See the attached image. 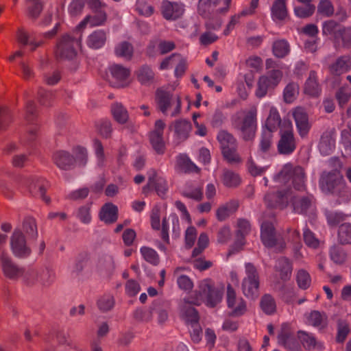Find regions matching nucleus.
<instances>
[{
  "label": "nucleus",
  "mask_w": 351,
  "mask_h": 351,
  "mask_svg": "<svg viewBox=\"0 0 351 351\" xmlns=\"http://www.w3.org/2000/svg\"><path fill=\"white\" fill-rule=\"evenodd\" d=\"M238 230L236 234L235 245L242 246L245 243V237L249 234L251 230L250 222L243 219H240L237 222Z\"/></svg>",
  "instance_id": "obj_29"
},
{
  "label": "nucleus",
  "mask_w": 351,
  "mask_h": 351,
  "mask_svg": "<svg viewBox=\"0 0 351 351\" xmlns=\"http://www.w3.org/2000/svg\"><path fill=\"white\" fill-rule=\"evenodd\" d=\"M222 182L227 187H236L240 184L241 180L236 173L225 169L222 176Z\"/></svg>",
  "instance_id": "obj_40"
},
{
  "label": "nucleus",
  "mask_w": 351,
  "mask_h": 351,
  "mask_svg": "<svg viewBox=\"0 0 351 351\" xmlns=\"http://www.w3.org/2000/svg\"><path fill=\"white\" fill-rule=\"evenodd\" d=\"M189 333L191 341L194 343H198L202 339L203 331L199 323H194L193 324L189 325Z\"/></svg>",
  "instance_id": "obj_61"
},
{
  "label": "nucleus",
  "mask_w": 351,
  "mask_h": 351,
  "mask_svg": "<svg viewBox=\"0 0 351 351\" xmlns=\"http://www.w3.org/2000/svg\"><path fill=\"white\" fill-rule=\"evenodd\" d=\"M272 136L271 132L263 130L260 141V149L263 152H267L270 149L272 144Z\"/></svg>",
  "instance_id": "obj_60"
},
{
  "label": "nucleus",
  "mask_w": 351,
  "mask_h": 351,
  "mask_svg": "<svg viewBox=\"0 0 351 351\" xmlns=\"http://www.w3.org/2000/svg\"><path fill=\"white\" fill-rule=\"evenodd\" d=\"M281 119L277 110L272 107L269 110V115L265 123V130L273 132L280 125Z\"/></svg>",
  "instance_id": "obj_36"
},
{
  "label": "nucleus",
  "mask_w": 351,
  "mask_h": 351,
  "mask_svg": "<svg viewBox=\"0 0 351 351\" xmlns=\"http://www.w3.org/2000/svg\"><path fill=\"white\" fill-rule=\"evenodd\" d=\"M39 271V282L43 287H49L53 282L55 274L52 270L46 268L45 269Z\"/></svg>",
  "instance_id": "obj_56"
},
{
  "label": "nucleus",
  "mask_w": 351,
  "mask_h": 351,
  "mask_svg": "<svg viewBox=\"0 0 351 351\" xmlns=\"http://www.w3.org/2000/svg\"><path fill=\"white\" fill-rule=\"evenodd\" d=\"M261 239L265 247L274 248L276 253L282 252L286 247L284 239L277 233L272 221L267 219L261 224Z\"/></svg>",
  "instance_id": "obj_4"
},
{
  "label": "nucleus",
  "mask_w": 351,
  "mask_h": 351,
  "mask_svg": "<svg viewBox=\"0 0 351 351\" xmlns=\"http://www.w3.org/2000/svg\"><path fill=\"white\" fill-rule=\"evenodd\" d=\"M276 179L286 183L291 179L293 187L298 191L305 189V173L303 168L300 166L293 167L291 164L285 165L282 169L276 176Z\"/></svg>",
  "instance_id": "obj_7"
},
{
  "label": "nucleus",
  "mask_w": 351,
  "mask_h": 351,
  "mask_svg": "<svg viewBox=\"0 0 351 351\" xmlns=\"http://www.w3.org/2000/svg\"><path fill=\"white\" fill-rule=\"evenodd\" d=\"M21 230L29 240H36L38 236L36 220L31 217H27L24 219L23 230Z\"/></svg>",
  "instance_id": "obj_31"
},
{
  "label": "nucleus",
  "mask_w": 351,
  "mask_h": 351,
  "mask_svg": "<svg viewBox=\"0 0 351 351\" xmlns=\"http://www.w3.org/2000/svg\"><path fill=\"white\" fill-rule=\"evenodd\" d=\"M114 305V298L111 295H104L97 301V306L101 312L110 311Z\"/></svg>",
  "instance_id": "obj_58"
},
{
  "label": "nucleus",
  "mask_w": 351,
  "mask_h": 351,
  "mask_svg": "<svg viewBox=\"0 0 351 351\" xmlns=\"http://www.w3.org/2000/svg\"><path fill=\"white\" fill-rule=\"evenodd\" d=\"M261 307L266 314H273L276 309L274 298L269 294L264 295L261 300Z\"/></svg>",
  "instance_id": "obj_42"
},
{
  "label": "nucleus",
  "mask_w": 351,
  "mask_h": 351,
  "mask_svg": "<svg viewBox=\"0 0 351 351\" xmlns=\"http://www.w3.org/2000/svg\"><path fill=\"white\" fill-rule=\"evenodd\" d=\"M330 162L335 169L322 173L319 182V186L324 193L336 196V202L339 205L346 204L350 201L351 193L346 186L343 175L339 170L341 168V163L336 158H331Z\"/></svg>",
  "instance_id": "obj_2"
},
{
  "label": "nucleus",
  "mask_w": 351,
  "mask_h": 351,
  "mask_svg": "<svg viewBox=\"0 0 351 351\" xmlns=\"http://www.w3.org/2000/svg\"><path fill=\"white\" fill-rule=\"evenodd\" d=\"M278 343L288 351H300V343L295 338L291 328L287 323L281 325L278 335Z\"/></svg>",
  "instance_id": "obj_14"
},
{
  "label": "nucleus",
  "mask_w": 351,
  "mask_h": 351,
  "mask_svg": "<svg viewBox=\"0 0 351 351\" xmlns=\"http://www.w3.org/2000/svg\"><path fill=\"white\" fill-rule=\"evenodd\" d=\"M137 79L142 84L151 83L154 79V73L147 64L141 66L136 72Z\"/></svg>",
  "instance_id": "obj_35"
},
{
  "label": "nucleus",
  "mask_w": 351,
  "mask_h": 351,
  "mask_svg": "<svg viewBox=\"0 0 351 351\" xmlns=\"http://www.w3.org/2000/svg\"><path fill=\"white\" fill-rule=\"evenodd\" d=\"M155 102L157 109L166 115L167 111L171 108L174 103L176 106L171 112V117H176L181 111V98L180 96H174L173 94L162 88H158L155 92Z\"/></svg>",
  "instance_id": "obj_5"
},
{
  "label": "nucleus",
  "mask_w": 351,
  "mask_h": 351,
  "mask_svg": "<svg viewBox=\"0 0 351 351\" xmlns=\"http://www.w3.org/2000/svg\"><path fill=\"white\" fill-rule=\"evenodd\" d=\"M222 298L221 292L217 289L210 279L202 281L199 285L198 294L196 298L189 297L184 299L182 306V317L188 325L199 323L198 311L193 305H200L202 300L206 299L207 306L215 307Z\"/></svg>",
  "instance_id": "obj_1"
},
{
  "label": "nucleus",
  "mask_w": 351,
  "mask_h": 351,
  "mask_svg": "<svg viewBox=\"0 0 351 351\" xmlns=\"http://www.w3.org/2000/svg\"><path fill=\"white\" fill-rule=\"evenodd\" d=\"M52 160L59 169L64 171L71 169L75 164V156L65 150H58L54 152Z\"/></svg>",
  "instance_id": "obj_17"
},
{
  "label": "nucleus",
  "mask_w": 351,
  "mask_h": 351,
  "mask_svg": "<svg viewBox=\"0 0 351 351\" xmlns=\"http://www.w3.org/2000/svg\"><path fill=\"white\" fill-rule=\"evenodd\" d=\"M36 117V106L34 101H27L25 106V119L28 123H32Z\"/></svg>",
  "instance_id": "obj_62"
},
{
  "label": "nucleus",
  "mask_w": 351,
  "mask_h": 351,
  "mask_svg": "<svg viewBox=\"0 0 351 351\" xmlns=\"http://www.w3.org/2000/svg\"><path fill=\"white\" fill-rule=\"evenodd\" d=\"M81 37V36H80ZM80 45V38L63 36L57 43L55 55L59 60H73L77 56L76 47Z\"/></svg>",
  "instance_id": "obj_8"
},
{
  "label": "nucleus",
  "mask_w": 351,
  "mask_h": 351,
  "mask_svg": "<svg viewBox=\"0 0 351 351\" xmlns=\"http://www.w3.org/2000/svg\"><path fill=\"white\" fill-rule=\"evenodd\" d=\"M309 323L319 328H324L328 324V317L325 313L318 311H313L308 317Z\"/></svg>",
  "instance_id": "obj_34"
},
{
  "label": "nucleus",
  "mask_w": 351,
  "mask_h": 351,
  "mask_svg": "<svg viewBox=\"0 0 351 351\" xmlns=\"http://www.w3.org/2000/svg\"><path fill=\"white\" fill-rule=\"evenodd\" d=\"M150 143L153 149L158 154H162L165 150L163 135L151 133L149 136Z\"/></svg>",
  "instance_id": "obj_51"
},
{
  "label": "nucleus",
  "mask_w": 351,
  "mask_h": 351,
  "mask_svg": "<svg viewBox=\"0 0 351 351\" xmlns=\"http://www.w3.org/2000/svg\"><path fill=\"white\" fill-rule=\"evenodd\" d=\"M99 219L106 224H111L117 221L118 208L112 203H106L99 214Z\"/></svg>",
  "instance_id": "obj_22"
},
{
  "label": "nucleus",
  "mask_w": 351,
  "mask_h": 351,
  "mask_svg": "<svg viewBox=\"0 0 351 351\" xmlns=\"http://www.w3.org/2000/svg\"><path fill=\"white\" fill-rule=\"evenodd\" d=\"M10 250L13 255L23 259L28 257L32 250L28 246L25 235L20 228H15L10 238Z\"/></svg>",
  "instance_id": "obj_10"
},
{
  "label": "nucleus",
  "mask_w": 351,
  "mask_h": 351,
  "mask_svg": "<svg viewBox=\"0 0 351 351\" xmlns=\"http://www.w3.org/2000/svg\"><path fill=\"white\" fill-rule=\"evenodd\" d=\"M274 20L284 21L288 16L286 0H275L271 8Z\"/></svg>",
  "instance_id": "obj_28"
},
{
  "label": "nucleus",
  "mask_w": 351,
  "mask_h": 351,
  "mask_svg": "<svg viewBox=\"0 0 351 351\" xmlns=\"http://www.w3.org/2000/svg\"><path fill=\"white\" fill-rule=\"evenodd\" d=\"M282 76V74L280 71L274 69L268 72L267 75L260 77L256 95L259 98L265 96L268 90L274 89L278 85Z\"/></svg>",
  "instance_id": "obj_12"
},
{
  "label": "nucleus",
  "mask_w": 351,
  "mask_h": 351,
  "mask_svg": "<svg viewBox=\"0 0 351 351\" xmlns=\"http://www.w3.org/2000/svg\"><path fill=\"white\" fill-rule=\"evenodd\" d=\"M111 78L109 80L112 86L125 88L129 85L128 79L130 76L129 68L119 64H113L108 68Z\"/></svg>",
  "instance_id": "obj_13"
},
{
  "label": "nucleus",
  "mask_w": 351,
  "mask_h": 351,
  "mask_svg": "<svg viewBox=\"0 0 351 351\" xmlns=\"http://www.w3.org/2000/svg\"><path fill=\"white\" fill-rule=\"evenodd\" d=\"M226 7L216 10L220 0H199L197 12L203 18L207 19L206 25L209 29H217L222 21L218 18L219 13H226L228 11L232 0H223Z\"/></svg>",
  "instance_id": "obj_3"
},
{
  "label": "nucleus",
  "mask_w": 351,
  "mask_h": 351,
  "mask_svg": "<svg viewBox=\"0 0 351 351\" xmlns=\"http://www.w3.org/2000/svg\"><path fill=\"white\" fill-rule=\"evenodd\" d=\"M289 128H291V123L288 122ZM295 149V141L291 128L283 131L278 144V152L282 154H289Z\"/></svg>",
  "instance_id": "obj_16"
},
{
  "label": "nucleus",
  "mask_w": 351,
  "mask_h": 351,
  "mask_svg": "<svg viewBox=\"0 0 351 351\" xmlns=\"http://www.w3.org/2000/svg\"><path fill=\"white\" fill-rule=\"evenodd\" d=\"M177 162L179 168L184 173H199L200 171L186 154H180L178 157Z\"/></svg>",
  "instance_id": "obj_33"
},
{
  "label": "nucleus",
  "mask_w": 351,
  "mask_h": 351,
  "mask_svg": "<svg viewBox=\"0 0 351 351\" xmlns=\"http://www.w3.org/2000/svg\"><path fill=\"white\" fill-rule=\"evenodd\" d=\"M298 337L305 349L311 350L315 348L317 342L314 336L303 330H299Z\"/></svg>",
  "instance_id": "obj_46"
},
{
  "label": "nucleus",
  "mask_w": 351,
  "mask_h": 351,
  "mask_svg": "<svg viewBox=\"0 0 351 351\" xmlns=\"http://www.w3.org/2000/svg\"><path fill=\"white\" fill-rule=\"evenodd\" d=\"M350 333L349 325L346 321L339 319L337 321V335L336 341L338 343H343Z\"/></svg>",
  "instance_id": "obj_52"
},
{
  "label": "nucleus",
  "mask_w": 351,
  "mask_h": 351,
  "mask_svg": "<svg viewBox=\"0 0 351 351\" xmlns=\"http://www.w3.org/2000/svg\"><path fill=\"white\" fill-rule=\"evenodd\" d=\"M237 202H230L229 204L219 207L217 210V218L219 221L227 219L230 215L234 213L238 208Z\"/></svg>",
  "instance_id": "obj_47"
},
{
  "label": "nucleus",
  "mask_w": 351,
  "mask_h": 351,
  "mask_svg": "<svg viewBox=\"0 0 351 351\" xmlns=\"http://www.w3.org/2000/svg\"><path fill=\"white\" fill-rule=\"evenodd\" d=\"M111 113L118 123L123 125L128 123L130 119L128 112L121 103H115L112 105Z\"/></svg>",
  "instance_id": "obj_26"
},
{
  "label": "nucleus",
  "mask_w": 351,
  "mask_h": 351,
  "mask_svg": "<svg viewBox=\"0 0 351 351\" xmlns=\"http://www.w3.org/2000/svg\"><path fill=\"white\" fill-rule=\"evenodd\" d=\"M91 206L92 202H88L80 206L77 210L76 217L84 224H88L91 222Z\"/></svg>",
  "instance_id": "obj_39"
},
{
  "label": "nucleus",
  "mask_w": 351,
  "mask_h": 351,
  "mask_svg": "<svg viewBox=\"0 0 351 351\" xmlns=\"http://www.w3.org/2000/svg\"><path fill=\"white\" fill-rule=\"evenodd\" d=\"M221 150L225 147H231L237 145V141L233 135L226 130H221L217 135Z\"/></svg>",
  "instance_id": "obj_38"
},
{
  "label": "nucleus",
  "mask_w": 351,
  "mask_h": 351,
  "mask_svg": "<svg viewBox=\"0 0 351 351\" xmlns=\"http://www.w3.org/2000/svg\"><path fill=\"white\" fill-rule=\"evenodd\" d=\"M272 51L274 55L279 58L285 57L289 52V45L285 40H278L273 43Z\"/></svg>",
  "instance_id": "obj_37"
},
{
  "label": "nucleus",
  "mask_w": 351,
  "mask_h": 351,
  "mask_svg": "<svg viewBox=\"0 0 351 351\" xmlns=\"http://www.w3.org/2000/svg\"><path fill=\"white\" fill-rule=\"evenodd\" d=\"M106 39V33L104 30H97L88 37L87 45L91 49H98L104 45Z\"/></svg>",
  "instance_id": "obj_25"
},
{
  "label": "nucleus",
  "mask_w": 351,
  "mask_h": 351,
  "mask_svg": "<svg viewBox=\"0 0 351 351\" xmlns=\"http://www.w3.org/2000/svg\"><path fill=\"white\" fill-rule=\"evenodd\" d=\"M293 116L295 119L299 134L301 137L306 136L311 128L306 112L303 108L297 107L293 112Z\"/></svg>",
  "instance_id": "obj_18"
},
{
  "label": "nucleus",
  "mask_w": 351,
  "mask_h": 351,
  "mask_svg": "<svg viewBox=\"0 0 351 351\" xmlns=\"http://www.w3.org/2000/svg\"><path fill=\"white\" fill-rule=\"evenodd\" d=\"M136 9L139 14L145 16H151L154 11L153 6L147 0H137Z\"/></svg>",
  "instance_id": "obj_54"
},
{
  "label": "nucleus",
  "mask_w": 351,
  "mask_h": 351,
  "mask_svg": "<svg viewBox=\"0 0 351 351\" xmlns=\"http://www.w3.org/2000/svg\"><path fill=\"white\" fill-rule=\"evenodd\" d=\"M152 312L157 314L158 323L164 324L168 319L167 304L162 300H156L152 304Z\"/></svg>",
  "instance_id": "obj_24"
},
{
  "label": "nucleus",
  "mask_w": 351,
  "mask_h": 351,
  "mask_svg": "<svg viewBox=\"0 0 351 351\" xmlns=\"http://www.w3.org/2000/svg\"><path fill=\"white\" fill-rule=\"evenodd\" d=\"M12 121V115L6 107H0V130L7 128Z\"/></svg>",
  "instance_id": "obj_57"
},
{
  "label": "nucleus",
  "mask_w": 351,
  "mask_h": 351,
  "mask_svg": "<svg viewBox=\"0 0 351 351\" xmlns=\"http://www.w3.org/2000/svg\"><path fill=\"white\" fill-rule=\"evenodd\" d=\"M161 12L165 19L175 21L182 16L184 8L177 3L164 1L162 3Z\"/></svg>",
  "instance_id": "obj_20"
},
{
  "label": "nucleus",
  "mask_w": 351,
  "mask_h": 351,
  "mask_svg": "<svg viewBox=\"0 0 351 351\" xmlns=\"http://www.w3.org/2000/svg\"><path fill=\"white\" fill-rule=\"evenodd\" d=\"M256 116V107H252L245 112L241 121H239V117L233 121L234 127L241 132V136L245 141H251L255 137L257 128Z\"/></svg>",
  "instance_id": "obj_6"
},
{
  "label": "nucleus",
  "mask_w": 351,
  "mask_h": 351,
  "mask_svg": "<svg viewBox=\"0 0 351 351\" xmlns=\"http://www.w3.org/2000/svg\"><path fill=\"white\" fill-rule=\"evenodd\" d=\"M54 98V92L45 90L41 87L39 88L38 90V101L40 105L46 107L51 106Z\"/></svg>",
  "instance_id": "obj_43"
},
{
  "label": "nucleus",
  "mask_w": 351,
  "mask_h": 351,
  "mask_svg": "<svg viewBox=\"0 0 351 351\" xmlns=\"http://www.w3.org/2000/svg\"><path fill=\"white\" fill-rule=\"evenodd\" d=\"M191 128V122L183 119L176 120L171 122L169 125V130L174 132L178 144H180L188 138Z\"/></svg>",
  "instance_id": "obj_15"
},
{
  "label": "nucleus",
  "mask_w": 351,
  "mask_h": 351,
  "mask_svg": "<svg viewBox=\"0 0 351 351\" xmlns=\"http://www.w3.org/2000/svg\"><path fill=\"white\" fill-rule=\"evenodd\" d=\"M29 5L27 8V15L32 19H36L40 14L43 9V3L39 0H27Z\"/></svg>",
  "instance_id": "obj_49"
},
{
  "label": "nucleus",
  "mask_w": 351,
  "mask_h": 351,
  "mask_svg": "<svg viewBox=\"0 0 351 351\" xmlns=\"http://www.w3.org/2000/svg\"><path fill=\"white\" fill-rule=\"evenodd\" d=\"M315 10V6L313 4H304L302 6L294 8L295 14L301 19L308 18L312 16Z\"/></svg>",
  "instance_id": "obj_53"
},
{
  "label": "nucleus",
  "mask_w": 351,
  "mask_h": 351,
  "mask_svg": "<svg viewBox=\"0 0 351 351\" xmlns=\"http://www.w3.org/2000/svg\"><path fill=\"white\" fill-rule=\"evenodd\" d=\"M0 263L4 276L11 280H18L24 275L25 267L16 263L5 252L0 256Z\"/></svg>",
  "instance_id": "obj_11"
},
{
  "label": "nucleus",
  "mask_w": 351,
  "mask_h": 351,
  "mask_svg": "<svg viewBox=\"0 0 351 351\" xmlns=\"http://www.w3.org/2000/svg\"><path fill=\"white\" fill-rule=\"evenodd\" d=\"M114 51L117 56L130 60L133 55V47L130 43L124 41L116 47Z\"/></svg>",
  "instance_id": "obj_45"
},
{
  "label": "nucleus",
  "mask_w": 351,
  "mask_h": 351,
  "mask_svg": "<svg viewBox=\"0 0 351 351\" xmlns=\"http://www.w3.org/2000/svg\"><path fill=\"white\" fill-rule=\"evenodd\" d=\"M280 278L282 280H287L289 279L291 271H292V267L291 263L289 261L288 259L285 258H282L280 260Z\"/></svg>",
  "instance_id": "obj_55"
},
{
  "label": "nucleus",
  "mask_w": 351,
  "mask_h": 351,
  "mask_svg": "<svg viewBox=\"0 0 351 351\" xmlns=\"http://www.w3.org/2000/svg\"><path fill=\"white\" fill-rule=\"evenodd\" d=\"M40 271L38 270L32 269L26 271L25 269L24 275L21 277L23 282L27 287H33L39 282Z\"/></svg>",
  "instance_id": "obj_44"
},
{
  "label": "nucleus",
  "mask_w": 351,
  "mask_h": 351,
  "mask_svg": "<svg viewBox=\"0 0 351 351\" xmlns=\"http://www.w3.org/2000/svg\"><path fill=\"white\" fill-rule=\"evenodd\" d=\"M289 194V190L267 194L265 196L267 206L270 208H279L283 209L287 206Z\"/></svg>",
  "instance_id": "obj_19"
},
{
  "label": "nucleus",
  "mask_w": 351,
  "mask_h": 351,
  "mask_svg": "<svg viewBox=\"0 0 351 351\" xmlns=\"http://www.w3.org/2000/svg\"><path fill=\"white\" fill-rule=\"evenodd\" d=\"M343 26L335 20H328L322 25V34L325 36H333L335 38H339Z\"/></svg>",
  "instance_id": "obj_30"
},
{
  "label": "nucleus",
  "mask_w": 351,
  "mask_h": 351,
  "mask_svg": "<svg viewBox=\"0 0 351 351\" xmlns=\"http://www.w3.org/2000/svg\"><path fill=\"white\" fill-rule=\"evenodd\" d=\"M304 92L311 97H318L321 93V87L317 80V75L315 71H311L306 80Z\"/></svg>",
  "instance_id": "obj_23"
},
{
  "label": "nucleus",
  "mask_w": 351,
  "mask_h": 351,
  "mask_svg": "<svg viewBox=\"0 0 351 351\" xmlns=\"http://www.w3.org/2000/svg\"><path fill=\"white\" fill-rule=\"evenodd\" d=\"M313 198L312 195L294 197L292 200L294 211L299 214L306 213L311 206Z\"/></svg>",
  "instance_id": "obj_27"
},
{
  "label": "nucleus",
  "mask_w": 351,
  "mask_h": 351,
  "mask_svg": "<svg viewBox=\"0 0 351 351\" xmlns=\"http://www.w3.org/2000/svg\"><path fill=\"white\" fill-rule=\"evenodd\" d=\"M296 280L299 287L302 289L308 288L311 281L309 274L304 269L298 271Z\"/></svg>",
  "instance_id": "obj_59"
},
{
  "label": "nucleus",
  "mask_w": 351,
  "mask_h": 351,
  "mask_svg": "<svg viewBox=\"0 0 351 351\" xmlns=\"http://www.w3.org/2000/svg\"><path fill=\"white\" fill-rule=\"evenodd\" d=\"M326 217L328 223L330 226H335L345 220L346 215L342 213L326 211Z\"/></svg>",
  "instance_id": "obj_64"
},
{
  "label": "nucleus",
  "mask_w": 351,
  "mask_h": 351,
  "mask_svg": "<svg viewBox=\"0 0 351 351\" xmlns=\"http://www.w3.org/2000/svg\"><path fill=\"white\" fill-rule=\"evenodd\" d=\"M328 69L333 75H341L348 72L351 69V57L349 55L339 56Z\"/></svg>",
  "instance_id": "obj_21"
},
{
  "label": "nucleus",
  "mask_w": 351,
  "mask_h": 351,
  "mask_svg": "<svg viewBox=\"0 0 351 351\" xmlns=\"http://www.w3.org/2000/svg\"><path fill=\"white\" fill-rule=\"evenodd\" d=\"M223 158L230 164H237L241 162V158L237 153V145L225 147L221 150Z\"/></svg>",
  "instance_id": "obj_41"
},
{
  "label": "nucleus",
  "mask_w": 351,
  "mask_h": 351,
  "mask_svg": "<svg viewBox=\"0 0 351 351\" xmlns=\"http://www.w3.org/2000/svg\"><path fill=\"white\" fill-rule=\"evenodd\" d=\"M245 269L247 277L242 282V291L247 298L255 300L259 295V276L253 264L247 263Z\"/></svg>",
  "instance_id": "obj_9"
},
{
  "label": "nucleus",
  "mask_w": 351,
  "mask_h": 351,
  "mask_svg": "<svg viewBox=\"0 0 351 351\" xmlns=\"http://www.w3.org/2000/svg\"><path fill=\"white\" fill-rule=\"evenodd\" d=\"M298 93V86L294 83L289 84L284 90V99L287 103H291Z\"/></svg>",
  "instance_id": "obj_63"
},
{
  "label": "nucleus",
  "mask_w": 351,
  "mask_h": 351,
  "mask_svg": "<svg viewBox=\"0 0 351 351\" xmlns=\"http://www.w3.org/2000/svg\"><path fill=\"white\" fill-rule=\"evenodd\" d=\"M337 241L341 245L351 244V223H343L337 231Z\"/></svg>",
  "instance_id": "obj_32"
},
{
  "label": "nucleus",
  "mask_w": 351,
  "mask_h": 351,
  "mask_svg": "<svg viewBox=\"0 0 351 351\" xmlns=\"http://www.w3.org/2000/svg\"><path fill=\"white\" fill-rule=\"evenodd\" d=\"M141 253L144 259L153 265H158L160 263V258L157 252L152 248L142 247Z\"/></svg>",
  "instance_id": "obj_50"
},
{
  "label": "nucleus",
  "mask_w": 351,
  "mask_h": 351,
  "mask_svg": "<svg viewBox=\"0 0 351 351\" xmlns=\"http://www.w3.org/2000/svg\"><path fill=\"white\" fill-rule=\"evenodd\" d=\"M317 12L322 16L330 17L334 14L335 8L330 0H320Z\"/></svg>",
  "instance_id": "obj_48"
}]
</instances>
